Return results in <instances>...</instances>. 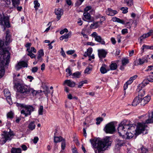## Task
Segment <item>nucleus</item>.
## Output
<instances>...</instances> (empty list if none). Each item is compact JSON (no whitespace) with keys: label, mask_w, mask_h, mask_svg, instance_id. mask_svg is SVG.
Here are the masks:
<instances>
[{"label":"nucleus","mask_w":153,"mask_h":153,"mask_svg":"<svg viewBox=\"0 0 153 153\" xmlns=\"http://www.w3.org/2000/svg\"><path fill=\"white\" fill-rule=\"evenodd\" d=\"M117 130L120 136L124 137L125 134L128 139L132 138L135 134L137 135L135 131V125L130 124L126 120L121 122L119 125Z\"/></svg>","instance_id":"f257e3e1"},{"label":"nucleus","mask_w":153,"mask_h":153,"mask_svg":"<svg viewBox=\"0 0 153 153\" xmlns=\"http://www.w3.org/2000/svg\"><path fill=\"white\" fill-rule=\"evenodd\" d=\"M3 22V17L0 14V24ZM4 45V42L0 40V54H3V60L1 59L2 56H0V77H1L4 75L5 66H8L10 62V53L8 51H4L2 48Z\"/></svg>","instance_id":"f03ea898"},{"label":"nucleus","mask_w":153,"mask_h":153,"mask_svg":"<svg viewBox=\"0 0 153 153\" xmlns=\"http://www.w3.org/2000/svg\"><path fill=\"white\" fill-rule=\"evenodd\" d=\"M90 142L95 153H102L108 146H111L112 143L110 137H106L102 140L91 139Z\"/></svg>","instance_id":"7ed1b4c3"},{"label":"nucleus","mask_w":153,"mask_h":153,"mask_svg":"<svg viewBox=\"0 0 153 153\" xmlns=\"http://www.w3.org/2000/svg\"><path fill=\"white\" fill-rule=\"evenodd\" d=\"M14 87L17 89L18 92L22 94L23 98L26 97L31 93L33 95H36L37 93L36 91L30 87L20 83H15Z\"/></svg>","instance_id":"20e7f679"},{"label":"nucleus","mask_w":153,"mask_h":153,"mask_svg":"<svg viewBox=\"0 0 153 153\" xmlns=\"http://www.w3.org/2000/svg\"><path fill=\"white\" fill-rule=\"evenodd\" d=\"M21 106L24 108L25 110H22L21 113L25 115V117H27L28 115L31 114L32 112L34 111L35 108L32 105H22Z\"/></svg>","instance_id":"39448f33"},{"label":"nucleus","mask_w":153,"mask_h":153,"mask_svg":"<svg viewBox=\"0 0 153 153\" xmlns=\"http://www.w3.org/2000/svg\"><path fill=\"white\" fill-rule=\"evenodd\" d=\"M104 130L106 133H113L115 131V126L114 122H111L106 124Z\"/></svg>","instance_id":"423d86ee"},{"label":"nucleus","mask_w":153,"mask_h":153,"mask_svg":"<svg viewBox=\"0 0 153 153\" xmlns=\"http://www.w3.org/2000/svg\"><path fill=\"white\" fill-rule=\"evenodd\" d=\"M13 135L12 132H9L4 131L1 134L2 137L1 140V142L2 144L5 143L7 140H11L10 137Z\"/></svg>","instance_id":"0eeeda50"},{"label":"nucleus","mask_w":153,"mask_h":153,"mask_svg":"<svg viewBox=\"0 0 153 153\" xmlns=\"http://www.w3.org/2000/svg\"><path fill=\"white\" fill-rule=\"evenodd\" d=\"M149 59V55H147L142 58H139L138 59H136L134 61V64L135 65H142L145 63H147Z\"/></svg>","instance_id":"6e6552de"},{"label":"nucleus","mask_w":153,"mask_h":153,"mask_svg":"<svg viewBox=\"0 0 153 153\" xmlns=\"http://www.w3.org/2000/svg\"><path fill=\"white\" fill-rule=\"evenodd\" d=\"M145 123H138L137 128H135V131L137 135L143 133L147 126L145 125Z\"/></svg>","instance_id":"1a4fd4ad"},{"label":"nucleus","mask_w":153,"mask_h":153,"mask_svg":"<svg viewBox=\"0 0 153 153\" xmlns=\"http://www.w3.org/2000/svg\"><path fill=\"white\" fill-rule=\"evenodd\" d=\"M91 36L95 38V40L96 41L101 43L102 45L105 44V43L103 39H102L100 36L97 35L96 32H93L91 34Z\"/></svg>","instance_id":"9d476101"},{"label":"nucleus","mask_w":153,"mask_h":153,"mask_svg":"<svg viewBox=\"0 0 153 153\" xmlns=\"http://www.w3.org/2000/svg\"><path fill=\"white\" fill-rule=\"evenodd\" d=\"M10 31L9 30H7L6 31L5 38L6 40L5 42V44L6 45H9L12 40L11 39V36L10 35Z\"/></svg>","instance_id":"9b49d317"},{"label":"nucleus","mask_w":153,"mask_h":153,"mask_svg":"<svg viewBox=\"0 0 153 153\" xmlns=\"http://www.w3.org/2000/svg\"><path fill=\"white\" fill-rule=\"evenodd\" d=\"M27 62L24 61H22L19 62L17 65L16 66V68L17 70H19L22 67H27Z\"/></svg>","instance_id":"f8f14e48"},{"label":"nucleus","mask_w":153,"mask_h":153,"mask_svg":"<svg viewBox=\"0 0 153 153\" xmlns=\"http://www.w3.org/2000/svg\"><path fill=\"white\" fill-rule=\"evenodd\" d=\"M55 14L57 15V18L58 20H59L61 17V16L63 14V10L61 8H58L56 9L55 11Z\"/></svg>","instance_id":"ddd939ff"},{"label":"nucleus","mask_w":153,"mask_h":153,"mask_svg":"<svg viewBox=\"0 0 153 153\" xmlns=\"http://www.w3.org/2000/svg\"><path fill=\"white\" fill-rule=\"evenodd\" d=\"M76 85V83L71 81L70 79H67L65 80L63 84V85H67V86L71 87H74Z\"/></svg>","instance_id":"4468645a"},{"label":"nucleus","mask_w":153,"mask_h":153,"mask_svg":"<svg viewBox=\"0 0 153 153\" xmlns=\"http://www.w3.org/2000/svg\"><path fill=\"white\" fill-rule=\"evenodd\" d=\"M107 54V52L104 49H100L98 50V54L100 58L102 59L105 58Z\"/></svg>","instance_id":"2eb2a0df"},{"label":"nucleus","mask_w":153,"mask_h":153,"mask_svg":"<svg viewBox=\"0 0 153 153\" xmlns=\"http://www.w3.org/2000/svg\"><path fill=\"white\" fill-rule=\"evenodd\" d=\"M142 98L139 97L138 96L136 97L134 100L132 105L133 106H136L140 102L141 103Z\"/></svg>","instance_id":"dca6fc26"},{"label":"nucleus","mask_w":153,"mask_h":153,"mask_svg":"<svg viewBox=\"0 0 153 153\" xmlns=\"http://www.w3.org/2000/svg\"><path fill=\"white\" fill-rule=\"evenodd\" d=\"M153 33V30H151L147 33L143 34V35L141 36L139 39L140 40V43L143 41L144 39L151 35L152 33Z\"/></svg>","instance_id":"f3484780"},{"label":"nucleus","mask_w":153,"mask_h":153,"mask_svg":"<svg viewBox=\"0 0 153 153\" xmlns=\"http://www.w3.org/2000/svg\"><path fill=\"white\" fill-rule=\"evenodd\" d=\"M117 11L116 10H114L110 8H108L106 11L107 15L110 16H114L117 14Z\"/></svg>","instance_id":"a211bd4d"},{"label":"nucleus","mask_w":153,"mask_h":153,"mask_svg":"<svg viewBox=\"0 0 153 153\" xmlns=\"http://www.w3.org/2000/svg\"><path fill=\"white\" fill-rule=\"evenodd\" d=\"M150 99V97L149 95H147L146 96L144 97L143 100L142 99L141 105H145L149 101Z\"/></svg>","instance_id":"6ab92c4d"},{"label":"nucleus","mask_w":153,"mask_h":153,"mask_svg":"<svg viewBox=\"0 0 153 153\" xmlns=\"http://www.w3.org/2000/svg\"><path fill=\"white\" fill-rule=\"evenodd\" d=\"M35 122L34 121L30 122L28 126V128L31 131H33L34 130L36 127L35 124Z\"/></svg>","instance_id":"aec40b11"},{"label":"nucleus","mask_w":153,"mask_h":153,"mask_svg":"<svg viewBox=\"0 0 153 153\" xmlns=\"http://www.w3.org/2000/svg\"><path fill=\"white\" fill-rule=\"evenodd\" d=\"M140 88H139L137 89V91L139 92L138 96L142 98V97L144 95L145 91L143 90H140Z\"/></svg>","instance_id":"412c9836"},{"label":"nucleus","mask_w":153,"mask_h":153,"mask_svg":"<svg viewBox=\"0 0 153 153\" xmlns=\"http://www.w3.org/2000/svg\"><path fill=\"white\" fill-rule=\"evenodd\" d=\"M83 16L86 20H88L89 22L92 21V20L91 19L90 14L88 12H84L83 13Z\"/></svg>","instance_id":"4be33fe9"},{"label":"nucleus","mask_w":153,"mask_h":153,"mask_svg":"<svg viewBox=\"0 0 153 153\" xmlns=\"http://www.w3.org/2000/svg\"><path fill=\"white\" fill-rule=\"evenodd\" d=\"M21 149L20 148L13 147L12 148L11 153H21Z\"/></svg>","instance_id":"5701e85b"},{"label":"nucleus","mask_w":153,"mask_h":153,"mask_svg":"<svg viewBox=\"0 0 153 153\" xmlns=\"http://www.w3.org/2000/svg\"><path fill=\"white\" fill-rule=\"evenodd\" d=\"M112 20L114 22H116L123 24H125L123 20L116 17H113L112 19Z\"/></svg>","instance_id":"b1692460"},{"label":"nucleus","mask_w":153,"mask_h":153,"mask_svg":"<svg viewBox=\"0 0 153 153\" xmlns=\"http://www.w3.org/2000/svg\"><path fill=\"white\" fill-rule=\"evenodd\" d=\"M71 36V33H69L68 34H65L60 37V39L61 40H62L64 39H67L69 37Z\"/></svg>","instance_id":"393cba45"},{"label":"nucleus","mask_w":153,"mask_h":153,"mask_svg":"<svg viewBox=\"0 0 153 153\" xmlns=\"http://www.w3.org/2000/svg\"><path fill=\"white\" fill-rule=\"evenodd\" d=\"M63 139L61 136L56 137L54 136V141L55 143H57L59 142L62 141Z\"/></svg>","instance_id":"a878e982"},{"label":"nucleus","mask_w":153,"mask_h":153,"mask_svg":"<svg viewBox=\"0 0 153 153\" xmlns=\"http://www.w3.org/2000/svg\"><path fill=\"white\" fill-rule=\"evenodd\" d=\"M92 52V49L91 48H89L87 51L86 53L85 52L84 56H91Z\"/></svg>","instance_id":"bb28decb"},{"label":"nucleus","mask_w":153,"mask_h":153,"mask_svg":"<svg viewBox=\"0 0 153 153\" xmlns=\"http://www.w3.org/2000/svg\"><path fill=\"white\" fill-rule=\"evenodd\" d=\"M106 65L105 64L102 65L101 67L100 71L102 74H104L106 73L107 71L105 68Z\"/></svg>","instance_id":"cd10ccee"},{"label":"nucleus","mask_w":153,"mask_h":153,"mask_svg":"<svg viewBox=\"0 0 153 153\" xmlns=\"http://www.w3.org/2000/svg\"><path fill=\"white\" fill-rule=\"evenodd\" d=\"M123 3L124 4H126L128 6H131L133 4L132 0H124Z\"/></svg>","instance_id":"c85d7f7f"},{"label":"nucleus","mask_w":153,"mask_h":153,"mask_svg":"<svg viewBox=\"0 0 153 153\" xmlns=\"http://www.w3.org/2000/svg\"><path fill=\"white\" fill-rule=\"evenodd\" d=\"M137 76L136 75L134 76H133L131 77L129 80L127 81V83H128V84H131L133 80L136 79L137 77Z\"/></svg>","instance_id":"c756f323"},{"label":"nucleus","mask_w":153,"mask_h":153,"mask_svg":"<svg viewBox=\"0 0 153 153\" xmlns=\"http://www.w3.org/2000/svg\"><path fill=\"white\" fill-rule=\"evenodd\" d=\"M80 74H81L78 71L76 72L72 75V78H79V77Z\"/></svg>","instance_id":"7c9ffc66"},{"label":"nucleus","mask_w":153,"mask_h":153,"mask_svg":"<svg viewBox=\"0 0 153 153\" xmlns=\"http://www.w3.org/2000/svg\"><path fill=\"white\" fill-rule=\"evenodd\" d=\"M27 51L28 53H30V52L32 53L33 52L34 53H36V50L33 47H31L30 48H27Z\"/></svg>","instance_id":"2f4dec72"},{"label":"nucleus","mask_w":153,"mask_h":153,"mask_svg":"<svg viewBox=\"0 0 153 153\" xmlns=\"http://www.w3.org/2000/svg\"><path fill=\"white\" fill-rule=\"evenodd\" d=\"M153 122V112L152 113V116L151 117H149V119L147 120L146 123L147 124L149 123Z\"/></svg>","instance_id":"473e14b6"},{"label":"nucleus","mask_w":153,"mask_h":153,"mask_svg":"<svg viewBox=\"0 0 153 153\" xmlns=\"http://www.w3.org/2000/svg\"><path fill=\"white\" fill-rule=\"evenodd\" d=\"M34 8L35 10H37L38 7H39L40 4L37 0H35L34 1Z\"/></svg>","instance_id":"72a5a7b5"},{"label":"nucleus","mask_w":153,"mask_h":153,"mask_svg":"<svg viewBox=\"0 0 153 153\" xmlns=\"http://www.w3.org/2000/svg\"><path fill=\"white\" fill-rule=\"evenodd\" d=\"M110 68L111 70H115L117 68V65L115 63H112L110 65Z\"/></svg>","instance_id":"f704fd0d"},{"label":"nucleus","mask_w":153,"mask_h":153,"mask_svg":"<svg viewBox=\"0 0 153 153\" xmlns=\"http://www.w3.org/2000/svg\"><path fill=\"white\" fill-rule=\"evenodd\" d=\"M99 25L98 24V22H95L93 24H92L91 25V28L95 29L97 28Z\"/></svg>","instance_id":"c9c22d12"},{"label":"nucleus","mask_w":153,"mask_h":153,"mask_svg":"<svg viewBox=\"0 0 153 153\" xmlns=\"http://www.w3.org/2000/svg\"><path fill=\"white\" fill-rule=\"evenodd\" d=\"M61 151L62 152V150H64L66 146V142L64 139L61 142Z\"/></svg>","instance_id":"e433bc0d"},{"label":"nucleus","mask_w":153,"mask_h":153,"mask_svg":"<svg viewBox=\"0 0 153 153\" xmlns=\"http://www.w3.org/2000/svg\"><path fill=\"white\" fill-rule=\"evenodd\" d=\"M4 96L5 97L10 96V92L8 89H4Z\"/></svg>","instance_id":"4c0bfd02"},{"label":"nucleus","mask_w":153,"mask_h":153,"mask_svg":"<svg viewBox=\"0 0 153 153\" xmlns=\"http://www.w3.org/2000/svg\"><path fill=\"white\" fill-rule=\"evenodd\" d=\"M43 107L42 105L40 106L38 110V114L39 115H42L43 114Z\"/></svg>","instance_id":"58836bf2"},{"label":"nucleus","mask_w":153,"mask_h":153,"mask_svg":"<svg viewBox=\"0 0 153 153\" xmlns=\"http://www.w3.org/2000/svg\"><path fill=\"white\" fill-rule=\"evenodd\" d=\"M66 71L67 72L66 74L67 77H68L72 74L71 71V70L69 67H68L66 69Z\"/></svg>","instance_id":"ea45409f"},{"label":"nucleus","mask_w":153,"mask_h":153,"mask_svg":"<svg viewBox=\"0 0 153 153\" xmlns=\"http://www.w3.org/2000/svg\"><path fill=\"white\" fill-rule=\"evenodd\" d=\"M124 143L122 140H118L117 141V145L118 146H121L123 145Z\"/></svg>","instance_id":"a19ab883"},{"label":"nucleus","mask_w":153,"mask_h":153,"mask_svg":"<svg viewBox=\"0 0 153 153\" xmlns=\"http://www.w3.org/2000/svg\"><path fill=\"white\" fill-rule=\"evenodd\" d=\"M129 63V61L128 59H124L122 60V64L123 65H126Z\"/></svg>","instance_id":"79ce46f5"},{"label":"nucleus","mask_w":153,"mask_h":153,"mask_svg":"<svg viewBox=\"0 0 153 153\" xmlns=\"http://www.w3.org/2000/svg\"><path fill=\"white\" fill-rule=\"evenodd\" d=\"M13 115L14 113L12 111H10L7 113V118H12L13 117Z\"/></svg>","instance_id":"37998d69"},{"label":"nucleus","mask_w":153,"mask_h":153,"mask_svg":"<svg viewBox=\"0 0 153 153\" xmlns=\"http://www.w3.org/2000/svg\"><path fill=\"white\" fill-rule=\"evenodd\" d=\"M103 120V119L102 117H98L96 119V124L99 125L100 124L101 122H102Z\"/></svg>","instance_id":"c03bdc74"},{"label":"nucleus","mask_w":153,"mask_h":153,"mask_svg":"<svg viewBox=\"0 0 153 153\" xmlns=\"http://www.w3.org/2000/svg\"><path fill=\"white\" fill-rule=\"evenodd\" d=\"M128 8L127 7H122L121 8L120 10L123 11V13H126L128 12Z\"/></svg>","instance_id":"a18cd8bd"},{"label":"nucleus","mask_w":153,"mask_h":153,"mask_svg":"<svg viewBox=\"0 0 153 153\" xmlns=\"http://www.w3.org/2000/svg\"><path fill=\"white\" fill-rule=\"evenodd\" d=\"M75 3V5L77 6H79L81 5L84 0H78Z\"/></svg>","instance_id":"49530a36"},{"label":"nucleus","mask_w":153,"mask_h":153,"mask_svg":"<svg viewBox=\"0 0 153 153\" xmlns=\"http://www.w3.org/2000/svg\"><path fill=\"white\" fill-rule=\"evenodd\" d=\"M27 55L30 56L32 59L36 58V55L33 53H31L30 52V53H28L27 54Z\"/></svg>","instance_id":"de8ad7c7"},{"label":"nucleus","mask_w":153,"mask_h":153,"mask_svg":"<svg viewBox=\"0 0 153 153\" xmlns=\"http://www.w3.org/2000/svg\"><path fill=\"white\" fill-rule=\"evenodd\" d=\"M9 18L7 16H4L3 18V22H4V23H6V22H8L9 21Z\"/></svg>","instance_id":"09e8293b"},{"label":"nucleus","mask_w":153,"mask_h":153,"mask_svg":"<svg viewBox=\"0 0 153 153\" xmlns=\"http://www.w3.org/2000/svg\"><path fill=\"white\" fill-rule=\"evenodd\" d=\"M38 69V68L37 67H33L32 68L31 70L32 72L33 73H35L37 71Z\"/></svg>","instance_id":"8fccbe9b"},{"label":"nucleus","mask_w":153,"mask_h":153,"mask_svg":"<svg viewBox=\"0 0 153 153\" xmlns=\"http://www.w3.org/2000/svg\"><path fill=\"white\" fill-rule=\"evenodd\" d=\"M44 55L43 50L42 49L38 51V55L41 56H43Z\"/></svg>","instance_id":"3c124183"},{"label":"nucleus","mask_w":153,"mask_h":153,"mask_svg":"<svg viewBox=\"0 0 153 153\" xmlns=\"http://www.w3.org/2000/svg\"><path fill=\"white\" fill-rule=\"evenodd\" d=\"M91 8V6H87L84 9V12H88Z\"/></svg>","instance_id":"603ef678"},{"label":"nucleus","mask_w":153,"mask_h":153,"mask_svg":"<svg viewBox=\"0 0 153 153\" xmlns=\"http://www.w3.org/2000/svg\"><path fill=\"white\" fill-rule=\"evenodd\" d=\"M121 32L123 35L127 33H128V29H123L121 30Z\"/></svg>","instance_id":"864d4df0"},{"label":"nucleus","mask_w":153,"mask_h":153,"mask_svg":"<svg viewBox=\"0 0 153 153\" xmlns=\"http://www.w3.org/2000/svg\"><path fill=\"white\" fill-rule=\"evenodd\" d=\"M122 38V36L120 35L119 34L117 36V39L118 43H120L121 42V39Z\"/></svg>","instance_id":"5fc2aeb1"},{"label":"nucleus","mask_w":153,"mask_h":153,"mask_svg":"<svg viewBox=\"0 0 153 153\" xmlns=\"http://www.w3.org/2000/svg\"><path fill=\"white\" fill-rule=\"evenodd\" d=\"M75 51L74 50H69L66 53L68 55H72L74 53Z\"/></svg>","instance_id":"6e6d98bb"},{"label":"nucleus","mask_w":153,"mask_h":153,"mask_svg":"<svg viewBox=\"0 0 153 153\" xmlns=\"http://www.w3.org/2000/svg\"><path fill=\"white\" fill-rule=\"evenodd\" d=\"M68 31V29L67 28H65L63 30H61L60 32V33L61 34H63L65 32H67Z\"/></svg>","instance_id":"4d7b16f0"},{"label":"nucleus","mask_w":153,"mask_h":153,"mask_svg":"<svg viewBox=\"0 0 153 153\" xmlns=\"http://www.w3.org/2000/svg\"><path fill=\"white\" fill-rule=\"evenodd\" d=\"M149 83V81L148 79H144L142 82V84H143L144 85H147Z\"/></svg>","instance_id":"13d9d810"},{"label":"nucleus","mask_w":153,"mask_h":153,"mask_svg":"<svg viewBox=\"0 0 153 153\" xmlns=\"http://www.w3.org/2000/svg\"><path fill=\"white\" fill-rule=\"evenodd\" d=\"M91 69L90 68H87L85 70V73L87 74H89L90 73V71H91Z\"/></svg>","instance_id":"bf43d9fd"},{"label":"nucleus","mask_w":153,"mask_h":153,"mask_svg":"<svg viewBox=\"0 0 153 153\" xmlns=\"http://www.w3.org/2000/svg\"><path fill=\"white\" fill-rule=\"evenodd\" d=\"M6 97V99L7 101L10 104V102L11 101V99L10 97V96H7Z\"/></svg>","instance_id":"052dcab7"},{"label":"nucleus","mask_w":153,"mask_h":153,"mask_svg":"<svg viewBox=\"0 0 153 153\" xmlns=\"http://www.w3.org/2000/svg\"><path fill=\"white\" fill-rule=\"evenodd\" d=\"M39 138L37 137H34L33 140V142L34 143L36 144L37 143L38 141L39 140Z\"/></svg>","instance_id":"680f3d73"},{"label":"nucleus","mask_w":153,"mask_h":153,"mask_svg":"<svg viewBox=\"0 0 153 153\" xmlns=\"http://www.w3.org/2000/svg\"><path fill=\"white\" fill-rule=\"evenodd\" d=\"M42 56L38 55L37 58V59H38L37 61H38L41 62L42 61Z\"/></svg>","instance_id":"e2e57ef3"},{"label":"nucleus","mask_w":153,"mask_h":153,"mask_svg":"<svg viewBox=\"0 0 153 153\" xmlns=\"http://www.w3.org/2000/svg\"><path fill=\"white\" fill-rule=\"evenodd\" d=\"M27 78L30 79L29 81L30 82H31L32 81V80H33L34 79L33 77L31 76H27Z\"/></svg>","instance_id":"0e129e2a"},{"label":"nucleus","mask_w":153,"mask_h":153,"mask_svg":"<svg viewBox=\"0 0 153 153\" xmlns=\"http://www.w3.org/2000/svg\"><path fill=\"white\" fill-rule=\"evenodd\" d=\"M128 83H127V82H126V83L125 84H124V86H123V88H124V90H126V89H127V88H128Z\"/></svg>","instance_id":"69168bd1"},{"label":"nucleus","mask_w":153,"mask_h":153,"mask_svg":"<svg viewBox=\"0 0 153 153\" xmlns=\"http://www.w3.org/2000/svg\"><path fill=\"white\" fill-rule=\"evenodd\" d=\"M111 41L113 44L114 45L116 44V41L115 38H111Z\"/></svg>","instance_id":"338daca9"},{"label":"nucleus","mask_w":153,"mask_h":153,"mask_svg":"<svg viewBox=\"0 0 153 153\" xmlns=\"http://www.w3.org/2000/svg\"><path fill=\"white\" fill-rule=\"evenodd\" d=\"M66 3L68 5H71L72 4V1L71 0H66Z\"/></svg>","instance_id":"774afa93"}]
</instances>
